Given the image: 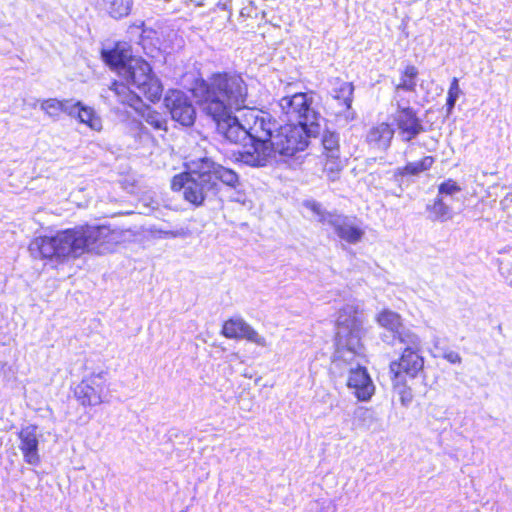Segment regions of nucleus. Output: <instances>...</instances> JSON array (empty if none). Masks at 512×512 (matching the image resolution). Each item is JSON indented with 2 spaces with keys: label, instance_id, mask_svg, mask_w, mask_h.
<instances>
[{
  "label": "nucleus",
  "instance_id": "obj_13",
  "mask_svg": "<svg viewBox=\"0 0 512 512\" xmlns=\"http://www.w3.org/2000/svg\"><path fill=\"white\" fill-rule=\"evenodd\" d=\"M199 166L204 174V181L211 190H217L221 185L236 187L238 184V175L232 169L207 159H202Z\"/></svg>",
  "mask_w": 512,
  "mask_h": 512
},
{
  "label": "nucleus",
  "instance_id": "obj_3",
  "mask_svg": "<svg viewBox=\"0 0 512 512\" xmlns=\"http://www.w3.org/2000/svg\"><path fill=\"white\" fill-rule=\"evenodd\" d=\"M100 58L106 66L133 85L149 103L156 104L163 97L164 87L151 64L133 54L132 45L116 41L111 47L100 50Z\"/></svg>",
  "mask_w": 512,
  "mask_h": 512
},
{
  "label": "nucleus",
  "instance_id": "obj_19",
  "mask_svg": "<svg viewBox=\"0 0 512 512\" xmlns=\"http://www.w3.org/2000/svg\"><path fill=\"white\" fill-rule=\"evenodd\" d=\"M435 163V158L427 155L418 161L408 162L404 166L399 167L394 172L395 178L414 177L429 171Z\"/></svg>",
  "mask_w": 512,
  "mask_h": 512
},
{
  "label": "nucleus",
  "instance_id": "obj_7",
  "mask_svg": "<svg viewBox=\"0 0 512 512\" xmlns=\"http://www.w3.org/2000/svg\"><path fill=\"white\" fill-rule=\"evenodd\" d=\"M170 186L174 192L182 190L184 200L196 207L204 203L205 193L210 190L204 181V174L200 166L197 169L174 175Z\"/></svg>",
  "mask_w": 512,
  "mask_h": 512
},
{
  "label": "nucleus",
  "instance_id": "obj_12",
  "mask_svg": "<svg viewBox=\"0 0 512 512\" xmlns=\"http://www.w3.org/2000/svg\"><path fill=\"white\" fill-rule=\"evenodd\" d=\"M164 103L174 121L183 126H192L196 120L195 108L189 97L179 90H170Z\"/></svg>",
  "mask_w": 512,
  "mask_h": 512
},
{
  "label": "nucleus",
  "instance_id": "obj_28",
  "mask_svg": "<svg viewBox=\"0 0 512 512\" xmlns=\"http://www.w3.org/2000/svg\"><path fill=\"white\" fill-rule=\"evenodd\" d=\"M460 94V88H459V80L458 78L454 77L451 82L450 86L447 92V98H446V110L448 113H450L456 103L457 98Z\"/></svg>",
  "mask_w": 512,
  "mask_h": 512
},
{
  "label": "nucleus",
  "instance_id": "obj_9",
  "mask_svg": "<svg viewBox=\"0 0 512 512\" xmlns=\"http://www.w3.org/2000/svg\"><path fill=\"white\" fill-rule=\"evenodd\" d=\"M424 362L420 340L416 335L415 344H408L401 351L399 357L389 363L390 377L414 379L423 371Z\"/></svg>",
  "mask_w": 512,
  "mask_h": 512
},
{
  "label": "nucleus",
  "instance_id": "obj_25",
  "mask_svg": "<svg viewBox=\"0 0 512 512\" xmlns=\"http://www.w3.org/2000/svg\"><path fill=\"white\" fill-rule=\"evenodd\" d=\"M392 382L393 389L399 395V400L402 405L408 406L414 398L412 388L407 385V379H397L395 377H390Z\"/></svg>",
  "mask_w": 512,
  "mask_h": 512
},
{
  "label": "nucleus",
  "instance_id": "obj_6",
  "mask_svg": "<svg viewBox=\"0 0 512 512\" xmlns=\"http://www.w3.org/2000/svg\"><path fill=\"white\" fill-rule=\"evenodd\" d=\"M109 392L107 373L93 372L85 377L73 389V395L83 407L98 406L106 401Z\"/></svg>",
  "mask_w": 512,
  "mask_h": 512
},
{
  "label": "nucleus",
  "instance_id": "obj_18",
  "mask_svg": "<svg viewBox=\"0 0 512 512\" xmlns=\"http://www.w3.org/2000/svg\"><path fill=\"white\" fill-rule=\"evenodd\" d=\"M394 129L387 122L373 125L366 134V142L377 149H387L394 136Z\"/></svg>",
  "mask_w": 512,
  "mask_h": 512
},
{
  "label": "nucleus",
  "instance_id": "obj_15",
  "mask_svg": "<svg viewBox=\"0 0 512 512\" xmlns=\"http://www.w3.org/2000/svg\"><path fill=\"white\" fill-rule=\"evenodd\" d=\"M221 335L227 339H246L249 342L264 346L265 338L259 336L249 324L242 318H229L225 320L221 326Z\"/></svg>",
  "mask_w": 512,
  "mask_h": 512
},
{
  "label": "nucleus",
  "instance_id": "obj_5",
  "mask_svg": "<svg viewBox=\"0 0 512 512\" xmlns=\"http://www.w3.org/2000/svg\"><path fill=\"white\" fill-rule=\"evenodd\" d=\"M336 327L338 328V331L335 337L340 345L352 352L361 348V339L364 334V329L362 320L356 308H341L339 310Z\"/></svg>",
  "mask_w": 512,
  "mask_h": 512
},
{
  "label": "nucleus",
  "instance_id": "obj_23",
  "mask_svg": "<svg viewBox=\"0 0 512 512\" xmlns=\"http://www.w3.org/2000/svg\"><path fill=\"white\" fill-rule=\"evenodd\" d=\"M72 116H76L80 123L86 124L92 129H99L101 125L100 118L95 114L94 110L84 105L80 101L71 102Z\"/></svg>",
  "mask_w": 512,
  "mask_h": 512
},
{
  "label": "nucleus",
  "instance_id": "obj_10",
  "mask_svg": "<svg viewBox=\"0 0 512 512\" xmlns=\"http://www.w3.org/2000/svg\"><path fill=\"white\" fill-rule=\"evenodd\" d=\"M321 154L319 162L323 172L331 179H334L343 169V160L340 151L339 136L335 132L325 131L321 138Z\"/></svg>",
  "mask_w": 512,
  "mask_h": 512
},
{
  "label": "nucleus",
  "instance_id": "obj_26",
  "mask_svg": "<svg viewBox=\"0 0 512 512\" xmlns=\"http://www.w3.org/2000/svg\"><path fill=\"white\" fill-rule=\"evenodd\" d=\"M304 206L318 217V221L322 224H329L337 217L333 213L327 212L320 203L309 200L304 202Z\"/></svg>",
  "mask_w": 512,
  "mask_h": 512
},
{
  "label": "nucleus",
  "instance_id": "obj_31",
  "mask_svg": "<svg viewBox=\"0 0 512 512\" xmlns=\"http://www.w3.org/2000/svg\"><path fill=\"white\" fill-rule=\"evenodd\" d=\"M448 358V360L452 363H456V362H460V357L458 356V354H449L446 356Z\"/></svg>",
  "mask_w": 512,
  "mask_h": 512
},
{
  "label": "nucleus",
  "instance_id": "obj_29",
  "mask_svg": "<svg viewBox=\"0 0 512 512\" xmlns=\"http://www.w3.org/2000/svg\"><path fill=\"white\" fill-rule=\"evenodd\" d=\"M461 191L460 185L453 179H447L438 186L439 194L453 195Z\"/></svg>",
  "mask_w": 512,
  "mask_h": 512
},
{
  "label": "nucleus",
  "instance_id": "obj_22",
  "mask_svg": "<svg viewBox=\"0 0 512 512\" xmlns=\"http://www.w3.org/2000/svg\"><path fill=\"white\" fill-rule=\"evenodd\" d=\"M339 218L337 216L333 222H330V226L334 228L338 237L350 244L360 241L364 235L363 230L357 226L339 222Z\"/></svg>",
  "mask_w": 512,
  "mask_h": 512
},
{
  "label": "nucleus",
  "instance_id": "obj_14",
  "mask_svg": "<svg viewBox=\"0 0 512 512\" xmlns=\"http://www.w3.org/2000/svg\"><path fill=\"white\" fill-rule=\"evenodd\" d=\"M377 324L392 333L393 338L401 344H415L416 334L403 330V320L399 313L384 308L375 318Z\"/></svg>",
  "mask_w": 512,
  "mask_h": 512
},
{
  "label": "nucleus",
  "instance_id": "obj_24",
  "mask_svg": "<svg viewBox=\"0 0 512 512\" xmlns=\"http://www.w3.org/2000/svg\"><path fill=\"white\" fill-rule=\"evenodd\" d=\"M71 102L72 101L69 99L59 100L56 98H48L41 101L40 108L50 117H58L62 113L72 116Z\"/></svg>",
  "mask_w": 512,
  "mask_h": 512
},
{
  "label": "nucleus",
  "instance_id": "obj_1",
  "mask_svg": "<svg viewBox=\"0 0 512 512\" xmlns=\"http://www.w3.org/2000/svg\"><path fill=\"white\" fill-rule=\"evenodd\" d=\"M194 95L202 113L215 125L225 141L240 144L251 140L248 150L240 154L250 166H265L273 154L293 156L306 149L309 143L307 127L285 124L276 128V122L264 112L251 109L242 124L235 112L248 108L249 88L242 74L233 70L211 73L206 79H197Z\"/></svg>",
  "mask_w": 512,
  "mask_h": 512
},
{
  "label": "nucleus",
  "instance_id": "obj_11",
  "mask_svg": "<svg viewBox=\"0 0 512 512\" xmlns=\"http://www.w3.org/2000/svg\"><path fill=\"white\" fill-rule=\"evenodd\" d=\"M396 107L393 123L401 139L404 142H410L420 133L424 132L422 120L418 117L417 111L414 108L403 106L401 101H397Z\"/></svg>",
  "mask_w": 512,
  "mask_h": 512
},
{
  "label": "nucleus",
  "instance_id": "obj_20",
  "mask_svg": "<svg viewBox=\"0 0 512 512\" xmlns=\"http://www.w3.org/2000/svg\"><path fill=\"white\" fill-rule=\"evenodd\" d=\"M419 77V70L413 64H407L399 73V82L394 86V90L415 92L417 89V82Z\"/></svg>",
  "mask_w": 512,
  "mask_h": 512
},
{
  "label": "nucleus",
  "instance_id": "obj_30",
  "mask_svg": "<svg viewBox=\"0 0 512 512\" xmlns=\"http://www.w3.org/2000/svg\"><path fill=\"white\" fill-rule=\"evenodd\" d=\"M433 208L438 216H445L448 214V207L444 204L442 198L440 197L434 200Z\"/></svg>",
  "mask_w": 512,
  "mask_h": 512
},
{
  "label": "nucleus",
  "instance_id": "obj_16",
  "mask_svg": "<svg viewBox=\"0 0 512 512\" xmlns=\"http://www.w3.org/2000/svg\"><path fill=\"white\" fill-rule=\"evenodd\" d=\"M347 386L353 390L354 396L359 401H369L375 393L373 381L367 369L363 366H358L349 371Z\"/></svg>",
  "mask_w": 512,
  "mask_h": 512
},
{
  "label": "nucleus",
  "instance_id": "obj_17",
  "mask_svg": "<svg viewBox=\"0 0 512 512\" xmlns=\"http://www.w3.org/2000/svg\"><path fill=\"white\" fill-rule=\"evenodd\" d=\"M38 427L34 424L22 428L17 436L20 440V450L22 452L24 461L30 465H38L40 456L38 453Z\"/></svg>",
  "mask_w": 512,
  "mask_h": 512
},
{
  "label": "nucleus",
  "instance_id": "obj_21",
  "mask_svg": "<svg viewBox=\"0 0 512 512\" xmlns=\"http://www.w3.org/2000/svg\"><path fill=\"white\" fill-rule=\"evenodd\" d=\"M353 91L354 86L351 82H346L338 78L335 80L333 98L338 102L341 112H346L351 108Z\"/></svg>",
  "mask_w": 512,
  "mask_h": 512
},
{
  "label": "nucleus",
  "instance_id": "obj_4",
  "mask_svg": "<svg viewBox=\"0 0 512 512\" xmlns=\"http://www.w3.org/2000/svg\"><path fill=\"white\" fill-rule=\"evenodd\" d=\"M110 89L121 105L131 107L137 111L154 130H167V121L161 113L144 105L142 97L135 93L127 83L114 80Z\"/></svg>",
  "mask_w": 512,
  "mask_h": 512
},
{
  "label": "nucleus",
  "instance_id": "obj_2",
  "mask_svg": "<svg viewBox=\"0 0 512 512\" xmlns=\"http://www.w3.org/2000/svg\"><path fill=\"white\" fill-rule=\"evenodd\" d=\"M113 230L106 225H77L58 231L55 235L34 237L29 252L38 259L64 263L84 254H102L113 243Z\"/></svg>",
  "mask_w": 512,
  "mask_h": 512
},
{
  "label": "nucleus",
  "instance_id": "obj_27",
  "mask_svg": "<svg viewBox=\"0 0 512 512\" xmlns=\"http://www.w3.org/2000/svg\"><path fill=\"white\" fill-rule=\"evenodd\" d=\"M131 0H110L109 14L115 19H120L130 13Z\"/></svg>",
  "mask_w": 512,
  "mask_h": 512
},
{
  "label": "nucleus",
  "instance_id": "obj_8",
  "mask_svg": "<svg viewBox=\"0 0 512 512\" xmlns=\"http://www.w3.org/2000/svg\"><path fill=\"white\" fill-rule=\"evenodd\" d=\"M312 104L313 98L306 92H297L280 100L281 110L286 117L304 127L318 125L320 115L313 109Z\"/></svg>",
  "mask_w": 512,
  "mask_h": 512
}]
</instances>
